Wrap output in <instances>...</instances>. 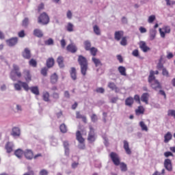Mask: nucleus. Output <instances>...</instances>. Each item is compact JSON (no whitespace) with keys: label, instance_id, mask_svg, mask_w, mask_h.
Wrapping results in <instances>:
<instances>
[{"label":"nucleus","instance_id":"obj_1","mask_svg":"<svg viewBox=\"0 0 175 175\" xmlns=\"http://www.w3.org/2000/svg\"><path fill=\"white\" fill-rule=\"evenodd\" d=\"M109 157L116 166H119L120 165V169L122 172H126L128 170V167L125 163H121L120 160V156L117 154V153L114 152H111L109 154Z\"/></svg>","mask_w":175,"mask_h":175},{"label":"nucleus","instance_id":"obj_2","mask_svg":"<svg viewBox=\"0 0 175 175\" xmlns=\"http://www.w3.org/2000/svg\"><path fill=\"white\" fill-rule=\"evenodd\" d=\"M78 62L81 67V73L83 76H85L87 75V70H88V61L87 58L81 55L78 57Z\"/></svg>","mask_w":175,"mask_h":175},{"label":"nucleus","instance_id":"obj_3","mask_svg":"<svg viewBox=\"0 0 175 175\" xmlns=\"http://www.w3.org/2000/svg\"><path fill=\"white\" fill-rule=\"evenodd\" d=\"M17 76L20 79L23 75L21 74V72H20V67L16 64H13V69L11 71L10 74V78L13 80V81H16V77L14 75Z\"/></svg>","mask_w":175,"mask_h":175},{"label":"nucleus","instance_id":"obj_4","mask_svg":"<svg viewBox=\"0 0 175 175\" xmlns=\"http://www.w3.org/2000/svg\"><path fill=\"white\" fill-rule=\"evenodd\" d=\"M76 139L79 143L78 146L79 148H80V150H84V148H85V144H84L85 139H84V137H83V135H81V132H80V131H77Z\"/></svg>","mask_w":175,"mask_h":175},{"label":"nucleus","instance_id":"obj_5","mask_svg":"<svg viewBox=\"0 0 175 175\" xmlns=\"http://www.w3.org/2000/svg\"><path fill=\"white\" fill-rule=\"evenodd\" d=\"M14 87L16 91H21V87H23L25 91H29V86L27 82L18 81V83H14Z\"/></svg>","mask_w":175,"mask_h":175},{"label":"nucleus","instance_id":"obj_6","mask_svg":"<svg viewBox=\"0 0 175 175\" xmlns=\"http://www.w3.org/2000/svg\"><path fill=\"white\" fill-rule=\"evenodd\" d=\"M50 23V18L46 12H42L38 17V23L42 25H47Z\"/></svg>","mask_w":175,"mask_h":175},{"label":"nucleus","instance_id":"obj_7","mask_svg":"<svg viewBox=\"0 0 175 175\" xmlns=\"http://www.w3.org/2000/svg\"><path fill=\"white\" fill-rule=\"evenodd\" d=\"M90 131L88 133V141L89 143H94L96 140V137L95 135V130L92 126H90Z\"/></svg>","mask_w":175,"mask_h":175},{"label":"nucleus","instance_id":"obj_8","mask_svg":"<svg viewBox=\"0 0 175 175\" xmlns=\"http://www.w3.org/2000/svg\"><path fill=\"white\" fill-rule=\"evenodd\" d=\"M170 31L172 29L169 26H164L163 28H159V32L161 38H165L166 36L165 33H170Z\"/></svg>","mask_w":175,"mask_h":175},{"label":"nucleus","instance_id":"obj_9","mask_svg":"<svg viewBox=\"0 0 175 175\" xmlns=\"http://www.w3.org/2000/svg\"><path fill=\"white\" fill-rule=\"evenodd\" d=\"M23 77L27 81V83H29V81H32V75H31V71L29 70H23Z\"/></svg>","mask_w":175,"mask_h":175},{"label":"nucleus","instance_id":"obj_10","mask_svg":"<svg viewBox=\"0 0 175 175\" xmlns=\"http://www.w3.org/2000/svg\"><path fill=\"white\" fill-rule=\"evenodd\" d=\"M139 49L142 50L144 53H147V51H150L151 49L147 46V44L144 41L139 42Z\"/></svg>","mask_w":175,"mask_h":175},{"label":"nucleus","instance_id":"obj_11","mask_svg":"<svg viewBox=\"0 0 175 175\" xmlns=\"http://www.w3.org/2000/svg\"><path fill=\"white\" fill-rule=\"evenodd\" d=\"M164 167L168 170V172H172L173 170V167L172 166V160L169 159H166L164 161Z\"/></svg>","mask_w":175,"mask_h":175},{"label":"nucleus","instance_id":"obj_12","mask_svg":"<svg viewBox=\"0 0 175 175\" xmlns=\"http://www.w3.org/2000/svg\"><path fill=\"white\" fill-rule=\"evenodd\" d=\"M124 38V31H117L114 33V39L117 42H120Z\"/></svg>","mask_w":175,"mask_h":175},{"label":"nucleus","instance_id":"obj_13","mask_svg":"<svg viewBox=\"0 0 175 175\" xmlns=\"http://www.w3.org/2000/svg\"><path fill=\"white\" fill-rule=\"evenodd\" d=\"M18 38L17 37L12 38L9 40H6V43L10 46V47L13 46H16V44L18 43Z\"/></svg>","mask_w":175,"mask_h":175},{"label":"nucleus","instance_id":"obj_14","mask_svg":"<svg viewBox=\"0 0 175 175\" xmlns=\"http://www.w3.org/2000/svg\"><path fill=\"white\" fill-rule=\"evenodd\" d=\"M67 51L69 53H72V54H75L77 51V46L75 45V44H70L66 47Z\"/></svg>","mask_w":175,"mask_h":175},{"label":"nucleus","instance_id":"obj_15","mask_svg":"<svg viewBox=\"0 0 175 175\" xmlns=\"http://www.w3.org/2000/svg\"><path fill=\"white\" fill-rule=\"evenodd\" d=\"M23 58L25 59H30L31 58V51L28 48H25L22 53Z\"/></svg>","mask_w":175,"mask_h":175},{"label":"nucleus","instance_id":"obj_16","mask_svg":"<svg viewBox=\"0 0 175 175\" xmlns=\"http://www.w3.org/2000/svg\"><path fill=\"white\" fill-rule=\"evenodd\" d=\"M123 147L124 148V150L126 151V153L128 155H131V154H132V150H131V148H129V142H128V141L124 140L123 141Z\"/></svg>","mask_w":175,"mask_h":175},{"label":"nucleus","instance_id":"obj_17","mask_svg":"<svg viewBox=\"0 0 175 175\" xmlns=\"http://www.w3.org/2000/svg\"><path fill=\"white\" fill-rule=\"evenodd\" d=\"M24 155L27 159H32L33 158V152L31 150H26L24 152Z\"/></svg>","mask_w":175,"mask_h":175},{"label":"nucleus","instance_id":"obj_18","mask_svg":"<svg viewBox=\"0 0 175 175\" xmlns=\"http://www.w3.org/2000/svg\"><path fill=\"white\" fill-rule=\"evenodd\" d=\"M51 84H57L58 83V75L57 73H53L51 75L50 77Z\"/></svg>","mask_w":175,"mask_h":175},{"label":"nucleus","instance_id":"obj_19","mask_svg":"<svg viewBox=\"0 0 175 175\" xmlns=\"http://www.w3.org/2000/svg\"><path fill=\"white\" fill-rule=\"evenodd\" d=\"M151 87L152 88H153V90H155L156 91L162 88V86H161V83H159V81H158V80H154V82L151 84Z\"/></svg>","mask_w":175,"mask_h":175},{"label":"nucleus","instance_id":"obj_20","mask_svg":"<svg viewBox=\"0 0 175 175\" xmlns=\"http://www.w3.org/2000/svg\"><path fill=\"white\" fill-rule=\"evenodd\" d=\"M92 61L93 64H94L96 68H98V66H102V65H103L102 64V62H100V59H99L95 57H93L92 58Z\"/></svg>","mask_w":175,"mask_h":175},{"label":"nucleus","instance_id":"obj_21","mask_svg":"<svg viewBox=\"0 0 175 175\" xmlns=\"http://www.w3.org/2000/svg\"><path fill=\"white\" fill-rule=\"evenodd\" d=\"M33 35L36 38H43V32L39 29H35L33 32Z\"/></svg>","mask_w":175,"mask_h":175},{"label":"nucleus","instance_id":"obj_22","mask_svg":"<svg viewBox=\"0 0 175 175\" xmlns=\"http://www.w3.org/2000/svg\"><path fill=\"white\" fill-rule=\"evenodd\" d=\"M148 98H150L148 93H144L141 97V100L144 102L146 105H148Z\"/></svg>","mask_w":175,"mask_h":175},{"label":"nucleus","instance_id":"obj_23","mask_svg":"<svg viewBox=\"0 0 175 175\" xmlns=\"http://www.w3.org/2000/svg\"><path fill=\"white\" fill-rule=\"evenodd\" d=\"M133 102H134L133 98L129 97L125 100V105L129 107H132V106H133Z\"/></svg>","mask_w":175,"mask_h":175},{"label":"nucleus","instance_id":"obj_24","mask_svg":"<svg viewBox=\"0 0 175 175\" xmlns=\"http://www.w3.org/2000/svg\"><path fill=\"white\" fill-rule=\"evenodd\" d=\"M173 137V135H172V133L167 132L164 135V143H169L170 140H171Z\"/></svg>","mask_w":175,"mask_h":175},{"label":"nucleus","instance_id":"obj_25","mask_svg":"<svg viewBox=\"0 0 175 175\" xmlns=\"http://www.w3.org/2000/svg\"><path fill=\"white\" fill-rule=\"evenodd\" d=\"M144 107L139 106L137 109H135L136 116H140L141 114H144Z\"/></svg>","mask_w":175,"mask_h":175},{"label":"nucleus","instance_id":"obj_26","mask_svg":"<svg viewBox=\"0 0 175 175\" xmlns=\"http://www.w3.org/2000/svg\"><path fill=\"white\" fill-rule=\"evenodd\" d=\"M63 146L65 150V154L66 155H69L70 150H69V142L64 141L63 142Z\"/></svg>","mask_w":175,"mask_h":175},{"label":"nucleus","instance_id":"obj_27","mask_svg":"<svg viewBox=\"0 0 175 175\" xmlns=\"http://www.w3.org/2000/svg\"><path fill=\"white\" fill-rule=\"evenodd\" d=\"M76 118L82 119L83 122L87 124V117L81 115L79 111L76 112Z\"/></svg>","mask_w":175,"mask_h":175},{"label":"nucleus","instance_id":"obj_28","mask_svg":"<svg viewBox=\"0 0 175 175\" xmlns=\"http://www.w3.org/2000/svg\"><path fill=\"white\" fill-rule=\"evenodd\" d=\"M42 99L44 102H50V93L49 92H43Z\"/></svg>","mask_w":175,"mask_h":175},{"label":"nucleus","instance_id":"obj_29","mask_svg":"<svg viewBox=\"0 0 175 175\" xmlns=\"http://www.w3.org/2000/svg\"><path fill=\"white\" fill-rule=\"evenodd\" d=\"M54 58L53 57H49L47 60H46V66L47 68H53L54 66Z\"/></svg>","mask_w":175,"mask_h":175},{"label":"nucleus","instance_id":"obj_30","mask_svg":"<svg viewBox=\"0 0 175 175\" xmlns=\"http://www.w3.org/2000/svg\"><path fill=\"white\" fill-rule=\"evenodd\" d=\"M118 70L120 73L121 76H126V68H125V67L120 66Z\"/></svg>","mask_w":175,"mask_h":175},{"label":"nucleus","instance_id":"obj_31","mask_svg":"<svg viewBox=\"0 0 175 175\" xmlns=\"http://www.w3.org/2000/svg\"><path fill=\"white\" fill-rule=\"evenodd\" d=\"M155 75H154V70H150V75H149V77H148V81L149 83H152V81H154V83L155 82Z\"/></svg>","mask_w":175,"mask_h":175},{"label":"nucleus","instance_id":"obj_32","mask_svg":"<svg viewBox=\"0 0 175 175\" xmlns=\"http://www.w3.org/2000/svg\"><path fill=\"white\" fill-rule=\"evenodd\" d=\"M5 150L8 154H10L13 151V144L8 142L5 145Z\"/></svg>","mask_w":175,"mask_h":175},{"label":"nucleus","instance_id":"obj_33","mask_svg":"<svg viewBox=\"0 0 175 175\" xmlns=\"http://www.w3.org/2000/svg\"><path fill=\"white\" fill-rule=\"evenodd\" d=\"M57 62L59 66V68H64L65 65H64V57L59 56L57 59Z\"/></svg>","mask_w":175,"mask_h":175},{"label":"nucleus","instance_id":"obj_34","mask_svg":"<svg viewBox=\"0 0 175 175\" xmlns=\"http://www.w3.org/2000/svg\"><path fill=\"white\" fill-rule=\"evenodd\" d=\"M70 76H71V78L72 79V80H76V79H77L76 68H75L73 67L71 68V70H70Z\"/></svg>","mask_w":175,"mask_h":175},{"label":"nucleus","instance_id":"obj_35","mask_svg":"<svg viewBox=\"0 0 175 175\" xmlns=\"http://www.w3.org/2000/svg\"><path fill=\"white\" fill-rule=\"evenodd\" d=\"M30 91H31L32 94L34 95H39V88L38 86H33L29 88Z\"/></svg>","mask_w":175,"mask_h":175},{"label":"nucleus","instance_id":"obj_36","mask_svg":"<svg viewBox=\"0 0 175 175\" xmlns=\"http://www.w3.org/2000/svg\"><path fill=\"white\" fill-rule=\"evenodd\" d=\"M155 36H157V30L152 29L150 30V40H154L155 39Z\"/></svg>","mask_w":175,"mask_h":175},{"label":"nucleus","instance_id":"obj_37","mask_svg":"<svg viewBox=\"0 0 175 175\" xmlns=\"http://www.w3.org/2000/svg\"><path fill=\"white\" fill-rule=\"evenodd\" d=\"M83 44H84L85 50H86V51H90L91 49V41L85 40L84 41Z\"/></svg>","mask_w":175,"mask_h":175},{"label":"nucleus","instance_id":"obj_38","mask_svg":"<svg viewBox=\"0 0 175 175\" xmlns=\"http://www.w3.org/2000/svg\"><path fill=\"white\" fill-rule=\"evenodd\" d=\"M12 136H20V129L18 127H14L12 129Z\"/></svg>","mask_w":175,"mask_h":175},{"label":"nucleus","instance_id":"obj_39","mask_svg":"<svg viewBox=\"0 0 175 175\" xmlns=\"http://www.w3.org/2000/svg\"><path fill=\"white\" fill-rule=\"evenodd\" d=\"M139 126L141 127L142 131H144L145 132H148V127H147V125H146L144 122L141 121L139 122Z\"/></svg>","mask_w":175,"mask_h":175},{"label":"nucleus","instance_id":"obj_40","mask_svg":"<svg viewBox=\"0 0 175 175\" xmlns=\"http://www.w3.org/2000/svg\"><path fill=\"white\" fill-rule=\"evenodd\" d=\"M163 61V58L161 57L159 60V63L157 64V69H158L159 70H161V69L163 68V64H162Z\"/></svg>","mask_w":175,"mask_h":175},{"label":"nucleus","instance_id":"obj_41","mask_svg":"<svg viewBox=\"0 0 175 175\" xmlns=\"http://www.w3.org/2000/svg\"><path fill=\"white\" fill-rule=\"evenodd\" d=\"M59 129L62 133H66V132H68V129L66 127V125H65V124H62L59 126Z\"/></svg>","mask_w":175,"mask_h":175},{"label":"nucleus","instance_id":"obj_42","mask_svg":"<svg viewBox=\"0 0 175 175\" xmlns=\"http://www.w3.org/2000/svg\"><path fill=\"white\" fill-rule=\"evenodd\" d=\"M93 31L94 32L95 34H96L97 36L100 35V29L99 28V27L96 25H95L93 27Z\"/></svg>","mask_w":175,"mask_h":175},{"label":"nucleus","instance_id":"obj_43","mask_svg":"<svg viewBox=\"0 0 175 175\" xmlns=\"http://www.w3.org/2000/svg\"><path fill=\"white\" fill-rule=\"evenodd\" d=\"M24 154V152L23 150H21V149H18L15 151L14 154L16 155V157H17L18 158H21V157H23V154Z\"/></svg>","mask_w":175,"mask_h":175},{"label":"nucleus","instance_id":"obj_44","mask_svg":"<svg viewBox=\"0 0 175 175\" xmlns=\"http://www.w3.org/2000/svg\"><path fill=\"white\" fill-rule=\"evenodd\" d=\"M89 51H90V54L93 56L95 57L98 53V49L95 47H92L90 49H89Z\"/></svg>","mask_w":175,"mask_h":175},{"label":"nucleus","instance_id":"obj_45","mask_svg":"<svg viewBox=\"0 0 175 175\" xmlns=\"http://www.w3.org/2000/svg\"><path fill=\"white\" fill-rule=\"evenodd\" d=\"M29 64L30 66H33V68H36V66H38V62L34 59H31L29 62Z\"/></svg>","mask_w":175,"mask_h":175},{"label":"nucleus","instance_id":"obj_46","mask_svg":"<svg viewBox=\"0 0 175 175\" xmlns=\"http://www.w3.org/2000/svg\"><path fill=\"white\" fill-rule=\"evenodd\" d=\"M120 40L121 46H126V44H128V40L126 38V36H123Z\"/></svg>","mask_w":175,"mask_h":175},{"label":"nucleus","instance_id":"obj_47","mask_svg":"<svg viewBox=\"0 0 175 175\" xmlns=\"http://www.w3.org/2000/svg\"><path fill=\"white\" fill-rule=\"evenodd\" d=\"M108 87H109V88L112 90V91L117 90V85H116V83H114L113 82H109L108 83Z\"/></svg>","mask_w":175,"mask_h":175},{"label":"nucleus","instance_id":"obj_48","mask_svg":"<svg viewBox=\"0 0 175 175\" xmlns=\"http://www.w3.org/2000/svg\"><path fill=\"white\" fill-rule=\"evenodd\" d=\"M73 28H74V26H73V24L70 23H68L67 26H66V29L68 32H73Z\"/></svg>","mask_w":175,"mask_h":175},{"label":"nucleus","instance_id":"obj_49","mask_svg":"<svg viewBox=\"0 0 175 175\" xmlns=\"http://www.w3.org/2000/svg\"><path fill=\"white\" fill-rule=\"evenodd\" d=\"M46 46H51L54 44V40L53 38H49L47 40L44 41Z\"/></svg>","mask_w":175,"mask_h":175},{"label":"nucleus","instance_id":"obj_50","mask_svg":"<svg viewBox=\"0 0 175 175\" xmlns=\"http://www.w3.org/2000/svg\"><path fill=\"white\" fill-rule=\"evenodd\" d=\"M154 21H155V15H151L149 16L148 19V22L150 24H152V23H154Z\"/></svg>","mask_w":175,"mask_h":175},{"label":"nucleus","instance_id":"obj_51","mask_svg":"<svg viewBox=\"0 0 175 175\" xmlns=\"http://www.w3.org/2000/svg\"><path fill=\"white\" fill-rule=\"evenodd\" d=\"M167 116H171L175 118V110L174 109H170L167 111Z\"/></svg>","mask_w":175,"mask_h":175},{"label":"nucleus","instance_id":"obj_52","mask_svg":"<svg viewBox=\"0 0 175 175\" xmlns=\"http://www.w3.org/2000/svg\"><path fill=\"white\" fill-rule=\"evenodd\" d=\"M47 68L44 67L43 68L41 69V75H42V76H44V77H46V76H47Z\"/></svg>","mask_w":175,"mask_h":175},{"label":"nucleus","instance_id":"obj_53","mask_svg":"<svg viewBox=\"0 0 175 175\" xmlns=\"http://www.w3.org/2000/svg\"><path fill=\"white\" fill-rule=\"evenodd\" d=\"M29 23V20L28 18H25L22 23L23 27H28V23Z\"/></svg>","mask_w":175,"mask_h":175},{"label":"nucleus","instance_id":"obj_54","mask_svg":"<svg viewBox=\"0 0 175 175\" xmlns=\"http://www.w3.org/2000/svg\"><path fill=\"white\" fill-rule=\"evenodd\" d=\"M52 98L53 99L57 100L59 98V93L57 92H54L52 94Z\"/></svg>","mask_w":175,"mask_h":175},{"label":"nucleus","instance_id":"obj_55","mask_svg":"<svg viewBox=\"0 0 175 175\" xmlns=\"http://www.w3.org/2000/svg\"><path fill=\"white\" fill-rule=\"evenodd\" d=\"M91 120L92 121V122H96V121H98V116H96V114L93 113L91 116Z\"/></svg>","mask_w":175,"mask_h":175},{"label":"nucleus","instance_id":"obj_56","mask_svg":"<svg viewBox=\"0 0 175 175\" xmlns=\"http://www.w3.org/2000/svg\"><path fill=\"white\" fill-rule=\"evenodd\" d=\"M162 75H163V76L169 77V71H167V70H166V68H163Z\"/></svg>","mask_w":175,"mask_h":175},{"label":"nucleus","instance_id":"obj_57","mask_svg":"<svg viewBox=\"0 0 175 175\" xmlns=\"http://www.w3.org/2000/svg\"><path fill=\"white\" fill-rule=\"evenodd\" d=\"M96 92H98V94H104L105 93V89L103 88H98L96 90Z\"/></svg>","mask_w":175,"mask_h":175},{"label":"nucleus","instance_id":"obj_58","mask_svg":"<svg viewBox=\"0 0 175 175\" xmlns=\"http://www.w3.org/2000/svg\"><path fill=\"white\" fill-rule=\"evenodd\" d=\"M18 36L19 38H24V36H25V31L24 30H21L18 33Z\"/></svg>","mask_w":175,"mask_h":175},{"label":"nucleus","instance_id":"obj_59","mask_svg":"<svg viewBox=\"0 0 175 175\" xmlns=\"http://www.w3.org/2000/svg\"><path fill=\"white\" fill-rule=\"evenodd\" d=\"M43 9H44V4H43V3H42L38 5V12H42V10H43Z\"/></svg>","mask_w":175,"mask_h":175},{"label":"nucleus","instance_id":"obj_60","mask_svg":"<svg viewBox=\"0 0 175 175\" xmlns=\"http://www.w3.org/2000/svg\"><path fill=\"white\" fill-rule=\"evenodd\" d=\"M60 44L62 47V49H65V46H66V41H65V39H62L60 40Z\"/></svg>","mask_w":175,"mask_h":175},{"label":"nucleus","instance_id":"obj_61","mask_svg":"<svg viewBox=\"0 0 175 175\" xmlns=\"http://www.w3.org/2000/svg\"><path fill=\"white\" fill-rule=\"evenodd\" d=\"M134 100H135V102H137V103H139V105H140V103H141L140 96L139 95H137V94L135 95Z\"/></svg>","mask_w":175,"mask_h":175},{"label":"nucleus","instance_id":"obj_62","mask_svg":"<svg viewBox=\"0 0 175 175\" xmlns=\"http://www.w3.org/2000/svg\"><path fill=\"white\" fill-rule=\"evenodd\" d=\"M133 57H139V50L135 49L132 52Z\"/></svg>","mask_w":175,"mask_h":175},{"label":"nucleus","instance_id":"obj_63","mask_svg":"<svg viewBox=\"0 0 175 175\" xmlns=\"http://www.w3.org/2000/svg\"><path fill=\"white\" fill-rule=\"evenodd\" d=\"M47 174H49V172H47V170H42L40 172V175H47Z\"/></svg>","mask_w":175,"mask_h":175},{"label":"nucleus","instance_id":"obj_64","mask_svg":"<svg viewBox=\"0 0 175 175\" xmlns=\"http://www.w3.org/2000/svg\"><path fill=\"white\" fill-rule=\"evenodd\" d=\"M72 12L70 10H68L67 12V18H69V20H71L72 19Z\"/></svg>","mask_w":175,"mask_h":175}]
</instances>
